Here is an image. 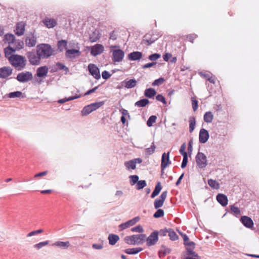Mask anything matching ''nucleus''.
I'll return each instance as SVG.
<instances>
[{
	"label": "nucleus",
	"mask_w": 259,
	"mask_h": 259,
	"mask_svg": "<svg viewBox=\"0 0 259 259\" xmlns=\"http://www.w3.org/2000/svg\"><path fill=\"white\" fill-rule=\"evenodd\" d=\"M10 63L15 68H18V70H21L24 68L27 64V60L25 58L20 55H13L10 57Z\"/></svg>",
	"instance_id": "f257e3e1"
},
{
	"label": "nucleus",
	"mask_w": 259,
	"mask_h": 259,
	"mask_svg": "<svg viewBox=\"0 0 259 259\" xmlns=\"http://www.w3.org/2000/svg\"><path fill=\"white\" fill-rule=\"evenodd\" d=\"M38 55L41 59H48L53 55V49L51 46L48 44H40L36 47Z\"/></svg>",
	"instance_id": "f03ea898"
},
{
	"label": "nucleus",
	"mask_w": 259,
	"mask_h": 259,
	"mask_svg": "<svg viewBox=\"0 0 259 259\" xmlns=\"http://www.w3.org/2000/svg\"><path fill=\"white\" fill-rule=\"evenodd\" d=\"M146 235L144 234L133 235L124 237V240L127 244H141L145 241Z\"/></svg>",
	"instance_id": "7ed1b4c3"
},
{
	"label": "nucleus",
	"mask_w": 259,
	"mask_h": 259,
	"mask_svg": "<svg viewBox=\"0 0 259 259\" xmlns=\"http://www.w3.org/2000/svg\"><path fill=\"white\" fill-rule=\"evenodd\" d=\"M26 56L30 64L32 65H38L40 63L41 58L38 55V53L34 51L28 52Z\"/></svg>",
	"instance_id": "20e7f679"
},
{
	"label": "nucleus",
	"mask_w": 259,
	"mask_h": 259,
	"mask_svg": "<svg viewBox=\"0 0 259 259\" xmlns=\"http://www.w3.org/2000/svg\"><path fill=\"white\" fill-rule=\"evenodd\" d=\"M158 231L155 230L151 232L150 235L146 238L147 246L149 247L155 245L158 240Z\"/></svg>",
	"instance_id": "39448f33"
},
{
	"label": "nucleus",
	"mask_w": 259,
	"mask_h": 259,
	"mask_svg": "<svg viewBox=\"0 0 259 259\" xmlns=\"http://www.w3.org/2000/svg\"><path fill=\"white\" fill-rule=\"evenodd\" d=\"M16 79L20 82H26L33 78V75L31 72L25 71L18 74Z\"/></svg>",
	"instance_id": "423d86ee"
},
{
	"label": "nucleus",
	"mask_w": 259,
	"mask_h": 259,
	"mask_svg": "<svg viewBox=\"0 0 259 259\" xmlns=\"http://www.w3.org/2000/svg\"><path fill=\"white\" fill-rule=\"evenodd\" d=\"M196 162L199 168H204L207 165V159L205 154L199 152L196 156Z\"/></svg>",
	"instance_id": "0eeeda50"
},
{
	"label": "nucleus",
	"mask_w": 259,
	"mask_h": 259,
	"mask_svg": "<svg viewBox=\"0 0 259 259\" xmlns=\"http://www.w3.org/2000/svg\"><path fill=\"white\" fill-rule=\"evenodd\" d=\"M25 42L26 46L30 48L35 46L37 42V37L34 32H30L26 35Z\"/></svg>",
	"instance_id": "6e6552de"
},
{
	"label": "nucleus",
	"mask_w": 259,
	"mask_h": 259,
	"mask_svg": "<svg viewBox=\"0 0 259 259\" xmlns=\"http://www.w3.org/2000/svg\"><path fill=\"white\" fill-rule=\"evenodd\" d=\"M124 56V51L120 49L112 51V60L114 62H121L123 60Z\"/></svg>",
	"instance_id": "1a4fd4ad"
},
{
	"label": "nucleus",
	"mask_w": 259,
	"mask_h": 259,
	"mask_svg": "<svg viewBox=\"0 0 259 259\" xmlns=\"http://www.w3.org/2000/svg\"><path fill=\"white\" fill-rule=\"evenodd\" d=\"M167 194V191H163L159 197V198L156 199L154 200V206L155 209H158L163 206L164 202L166 198Z\"/></svg>",
	"instance_id": "9d476101"
},
{
	"label": "nucleus",
	"mask_w": 259,
	"mask_h": 259,
	"mask_svg": "<svg viewBox=\"0 0 259 259\" xmlns=\"http://www.w3.org/2000/svg\"><path fill=\"white\" fill-rule=\"evenodd\" d=\"M88 69L90 73L96 79H99L101 78L99 69L94 64H90L88 66Z\"/></svg>",
	"instance_id": "9b49d317"
},
{
	"label": "nucleus",
	"mask_w": 259,
	"mask_h": 259,
	"mask_svg": "<svg viewBox=\"0 0 259 259\" xmlns=\"http://www.w3.org/2000/svg\"><path fill=\"white\" fill-rule=\"evenodd\" d=\"M169 152H168L167 153H163L162 155L161 169L162 173L164 169L171 163V161L169 160Z\"/></svg>",
	"instance_id": "f8f14e48"
},
{
	"label": "nucleus",
	"mask_w": 259,
	"mask_h": 259,
	"mask_svg": "<svg viewBox=\"0 0 259 259\" xmlns=\"http://www.w3.org/2000/svg\"><path fill=\"white\" fill-rule=\"evenodd\" d=\"M13 73V69L10 66L0 68V78L6 79Z\"/></svg>",
	"instance_id": "ddd939ff"
},
{
	"label": "nucleus",
	"mask_w": 259,
	"mask_h": 259,
	"mask_svg": "<svg viewBox=\"0 0 259 259\" xmlns=\"http://www.w3.org/2000/svg\"><path fill=\"white\" fill-rule=\"evenodd\" d=\"M104 51V48L101 44H96L91 47V54L95 57L101 54Z\"/></svg>",
	"instance_id": "4468645a"
},
{
	"label": "nucleus",
	"mask_w": 259,
	"mask_h": 259,
	"mask_svg": "<svg viewBox=\"0 0 259 259\" xmlns=\"http://www.w3.org/2000/svg\"><path fill=\"white\" fill-rule=\"evenodd\" d=\"M140 218L139 217H136L134 218L128 220L124 223H122L119 226V228L121 230H124L131 226H132L136 224L139 221Z\"/></svg>",
	"instance_id": "2eb2a0df"
},
{
	"label": "nucleus",
	"mask_w": 259,
	"mask_h": 259,
	"mask_svg": "<svg viewBox=\"0 0 259 259\" xmlns=\"http://www.w3.org/2000/svg\"><path fill=\"white\" fill-rule=\"evenodd\" d=\"M26 24L23 21L19 22L16 24L14 32L17 36H21L24 34Z\"/></svg>",
	"instance_id": "dca6fc26"
},
{
	"label": "nucleus",
	"mask_w": 259,
	"mask_h": 259,
	"mask_svg": "<svg viewBox=\"0 0 259 259\" xmlns=\"http://www.w3.org/2000/svg\"><path fill=\"white\" fill-rule=\"evenodd\" d=\"M81 52L79 50L72 49L66 50L65 56L67 58L74 59L80 56Z\"/></svg>",
	"instance_id": "f3484780"
},
{
	"label": "nucleus",
	"mask_w": 259,
	"mask_h": 259,
	"mask_svg": "<svg viewBox=\"0 0 259 259\" xmlns=\"http://www.w3.org/2000/svg\"><path fill=\"white\" fill-rule=\"evenodd\" d=\"M157 39V38L153 37L151 33H147L144 36L141 44L148 46L154 43Z\"/></svg>",
	"instance_id": "a211bd4d"
},
{
	"label": "nucleus",
	"mask_w": 259,
	"mask_h": 259,
	"mask_svg": "<svg viewBox=\"0 0 259 259\" xmlns=\"http://www.w3.org/2000/svg\"><path fill=\"white\" fill-rule=\"evenodd\" d=\"M240 221L246 228L250 229L253 226V222L252 219L246 215L241 217Z\"/></svg>",
	"instance_id": "6ab92c4d"
},
{
	"label": "nucleus",
	"mask_w": 259,
	"mask_h": 259,
	"mask_svg": "<svg viewBox=\"0 0 259 259\" xmlns=\"http://www.w3.org/2000/svg\"><path fill=\"white\" fill-rule=\"evenodd\" d=\"M209 136L208 132L204 128H201L199 135V142L202 144L205 143L208 141Z\"/></svg>",
	"instance_id": "aec40b11"
},
{
	"label": "nucleus",
	"mask_w": 259,
	"mask_h": 259,
	"mask_svg": "<svg viewBox=\"0 0 259 259\" xmlns=\"http://www.w3.org/2000/svg\"><path fill=\"white\" fill-rule=\"evenodd\" d=\"M42 22L48 28H54L57 25V22L56 19L47 17L45 18Z\"/></svg>",
	"instance_id": "412c9836"
},
{
	"label": "nucleus",
	"mask_w": 259,
	"mask_h": 259,
	"mask_svg": "<svg viewBox=\"0 0 259 259\" xmlns=\"http://www.w3.org/2000/svg\"><path fill=\"white\" fill-rule=\"evenodd\" d=\"M101 33L98 29H93L89 32V40L91 42H94L99 39Z\"/></svg>",
	"instance_id": "4be33fe9"
},
{
	"label": "nucleus",
	"mask_w": 259,
	"mask_h": 259,
	"mask_svg": "<svg viewBox=\"0 0 259 259\" xmlns=\"http://www.w3.org/2000/svg\"><path fill=\"white\" fill-rule=\"evenodd\" d=\"M137 81L135 79H127L122 82V85L124 88L130 89L135 87L137 85Z\"/></svg>",
	"instance_id": "5701e85b"
},
{
	"label": "nucleus",
	"mask_w": 259,
	"mask_h": 259,
	"mask_svg": "<svg viewBox=\"0 0 259 259\" xmlns=\"http://www.w3.org/2000/svg\"><path fill=\"white\" fill-rule=\"evenodd\" d=\"M218 202L223 206H226L228 204V199L226 195L224 194H218L216 196Z\"/></svg>",
	"instance_id": "b1692460"
},
{
	"label": "nucleus",
	"mask_w": 259,
	"mask_h": 259,
	"mask_svg": "<svg viewBox=\"0 0 259 259\" xmlns=\"http://www.w3.org/2000/svg\"><path fill=\"white\" fill-rule=\"evenodd\" d=\"M49 68L47 66L38 67L36 70V75L38 77H44L47 76Z\"/></svg>",
	"instance_id": "393cba45"
},
{
	"label": "nucleus",
	"mask_w": 259,
	"mask_h": 259,
	"mask_svg": "<svg viewBox=\"0 0 259 259\" xmlns=\"http://www.w3.org/2000/svg\"><path fill=\"white\" fill-rule=\"evenodd\" d=\"M142 57V53L140 52L135 51L130 53L128 55V59L131 61L139 60Z\"/></svg>",
	"instance_id": "a878e982"
},
{
	"label": "nucleus",
	"mask_w": 259,
	"mask_h": 259,
	"mask_svg": "<svg viewBox=\"0 0 259 259\" xmlns=\"http://www.w3.org/2000/svg\"><path fill=\"white\" fill-rule=\"evenodd\" d=\"M171 252V249L166 247L165 245H162L160 249L158 251V256L160 258L164 257L166 254H169Z\"/></svg>",
	"instance_id": "bb28decb"
},
{
	"label": "nucleus",
	"mask_w": 259,
	"mask_h": 259,
	"mask_svg": "<svg viewBox=\"0 0 259 259\" xmlns=\"http://www.w3.org/2000/svg\"><path fill=\"white\" fill-rule=\"evenodd\" d=\"M16 52V49L11 47L10 46L6 47L4 49V53L6 58H7L9 61L10 57L12 56L14 54L13 53Z\"/></svg>",
	"instance_id": "cd10ccee"
},
{
	"label": "nucleus",
	"mask_w": 259,
	"mask_h": 259,
	"mask_svg": "<svg viewBox=\"0 0 259 259\" xmlns=\"http://www.w3.org/2000/svg\"><path fill=\"white\" fill-rule=\"evenodd\" d=\"M108 239L109 240V244L114 245L119 240V237L117 235L110 234L109 235Z\"/></svg>",
	"instance_id": "c85d7f7f"
},
{
	"label": "nucleus",
	"mask_w": 259,
	"mask_h": 259,
	"mask_svg": "<svg viewBox=\"0 0 259 259\" xmlns=\"http://www.w3.org/2000/svg\"><path fill=\"white\" fill-rule=\"evenodd\" d=\"M156 94V92L155 90L151 88L146 89L144 92L145 96L150 99L153 98Z\"/></svg>",
	"instance_id": "c756f323"
},
{
	"label": "nucleus",
	"mask_w": 259,
	"mask_h": 259,
	"mask_svg": "<svg viewBox=\"0 0 259 259\" xmlns=\"http://www.w3.org/2000/svg\"><path fill=\"white\" fill-rule=\"evenodd\" d=\"M162 189V186L160 182H158L155 187L154 190L151 195V198H154L157 196Z\"/></svg>",
	"instance_id": "7c9ffc66"
},
{
	"label": "nucleus",
	"mask_w": 259,
	"mask_h": 259,
	"mask_svg": "<svg viewBox=\"0 0 259 259\" xmlns=\"http://www.w3.org/2000/svg\"><path fill=\"white\" fill-rule=\"evenodd\" d=\"M143 250L141 247L127 248L124 250V252L128 254H136Z\"/></svg>",
	"instance_id": "2f4dec72"
},
{
	"label": "nucleus",
	"mask_w": 259,
	"mask_h": 259,
	"mask_svg": "<svg viewBox=\"0 0 259 259\" xmlns=\"http://www.w3.org/2000/svg\"><path fill=\"white\" fill-rule=\"evenodd\" d=\"M67 45V41L66 40H60L58 41L57 47L60 52H63L64 50L66 49Z\"/></svg>",
	"instance_id": "473e14b6"
},
{
	"label": "nucleus",
	"mask_w": 259,
	"mask_h": 259,
	"mask_svg": "<svg viewBox=\"0 0 259 259\" xmlns=\"http://www.w3.org/2000/svg\"><path fill=\"white\" fill-rule=\"evenodd\" d=\"M53 245L59 247L63 249H66L70 246V243L69 241H57L54 243Z\"/></svg>",
	"instance_id": "72a5a7b5"
},
{
	"label": "nucleus",
	"mask_w": 259,
	"mask_h": 259,
	"mask_svg": "<svg viewBox=\"0 0 259 259\" xmlns=\"http://www.w3.org/2000/svg\"><path fill=\"white\" fill-rule=\"evenodd\" d=\"M15 39V36L11 33H7L4 36V40L9 44H13Z\"/></svg>",
	"instance_id": "f704fd0d"
},
{
	"label": "nucleus",
	"mask_w": 259,
	"mask_h": 259,
	"mask_svg": "<svg viewBox=\"0 0 259 259\" xmlns=\"http://www.w3.org/2000/svg\"><path fill=\"white\" fill-rule=\"evenodd\" d=\"M213 119V115L211 112H206L203 116L204 121L207 123H210Z\"/></svg>",
	"instance_id": "c9c22d12"
},
{
	"label": "nucleus",
	"mask_w": 259,
	"mask_h": 259,
	"mask_svg": "<svg viewBox=\"0 0 259 259\" xmlns=\"http://www.w3.org/2000/svg\"><path fill=\"white\" fill-rule=\"evenodd\" d=\"M149 103V101L147 99H141L137 102H136L135 104V106L139 107H145Z\"/></svg>",
	"instance_id": "e433bc0d"
},
{
	"label": "nucleus",
	"mask_w": 259,
	"mask_h": 259,
	"mask_svg": "<svg viewBox=\"0 0 259 259\" xmlns=\"http://www.w3.org/2000/svg\"><path fill=\"white\" fill-rule=\"evenodd\" d=\"M80 95H75L74 96L69 97L68 98H64L63 99L59 100L57 101V102L60 104H63V103H65L66 102L70 101H72L74 99H78V98H80Z\"/></svg>",
	"instance_id": "4c0bfd02"
},
{
	"label": "nucleus",
	"mask_w": 259,
	"mask_h": 259,
	"mask_svg": "<svg viewBox=\"0 0 259 259\" xmlns=\"http://www.w3.org/2000/svg\"><path fill=\"white\" fill-rule=\"evenodd\" d=\"M189 132L190 133L193 132V131L195 129V125H196V120L194 116H192L189 118Z\"/></svg>",
	"instance_id": "58836bf2"
},
{
	"label": "nucleus",
	"mask_w": 259,
	"mask_h": 259,
	"mask_svg": "<svg viewBox=\"0 0 259 259\" xmlns=\"http://www.w3.org/2000/svg\"><path fill=\"white\" fill-rule=\"evenodd\" d=\"M156 146L154 144V142H153L152 143V145H151L150 147L146 148L145 149V153L146 155H150L152 154L155 150Z\"/></svg>",
	"instance_id": "ea45409f"
},
{
	"label": "nucleus",
	"mask_w": 259,
	"mask_h": 259,
	"mask_svg": "<svg viewBox=\"0 0 259 259\" xmlns=\"http://www.w3.org/2000/svg\"><path fill=\"white\" fill-rule=\"evenodd\" d=\"M168 235L171 241H176L179 239V236L172 229H169Z\"/></svg>",
	"instance_id": "a19ab883"
},
{
	"label": "nucleus",
	"mask_w": 259,
	"mask_h": 259,
	"mask_svg": "<svg viewBox=\"0 0 259 259\" xmlns=\"http://www.w3.org/2000/svg\"><path fill=\"white\" fill-rule=\"evenodd\" d=\"M13 44H14V49H16V51L21 50L24 47L23 41L20 39H15Z\"/></svg>",
	"instance_id": "79ce46f5"
},
{
	"label": "nucleus",
	"mask_w": 259,
	"mask_h": 259,
	"mask_svg": "<svg viewBox=\"0 0 259 259\" xmlns=\"http://www.w3.org/2000/svg\"><path fill=\"white\" fill-rule=\"evenodd\" d=\"M93 111L90 105H88L83 107L81 111L82 116H87Z\"/></svg>",
	"instance_id": "37998d69"
},
{
	"label": "nucleus",
	"mask_w": 259,
	"mask_h": 259,
	"mask_svg": "<svg viewBox=\"0 0 259 259\" xmlns=\"http://www.w3.org/2000/svg\"><path fill=\"white\" fill-rule=\"evenodd\" d=\"M208 184L213 189H218L220 188L219 183L215 180L209 179L208 180Z\"/></svg>",
	"instance_id": "c03bdc74"
},
{
	"label": "nucleus",
	"mask_w": 259,
	"mask_h": 259,
	"mask_svg": "<svg viewBox=\"0 0 259 259\" xmlns=\"http://www.w3.org/2000/svg\"><path fill=\"white\" fill-rule=\"evenodd\" d=\"M124 165L127 169H135L136 167V162L133 159L125 162Z\"/></svg>",
	"instance_id": "a18cd8bd"
},
{
	"label": "nucleus",
	"mask_w": 259,
	"mask_h": 259,
	"mask_svg": "<svg viewBox=\"0 0 259 259\" xmlns=\"http://www.w3.org/2000/svg\"><path fill=\"white\" fill-rule=\"evenodd\" d=\"M194 249L191 248V247H187L186 248V250L187 251V255L188 256H190V255H192V256L196 257L197 258H200V257L198 255V253L194 251L193 250Z\"/></svg>",
	"instance_id": "49530a36"
},
{
	"label": "nucleus",
	"mask_w": 259,
	"mask_h": 259,
	"mask_svg": "<svg viewBox=\"0 0 259 259\" xmlns=\"http://www.w3.org/2000/svg\"><path fill=\"white\" fill-rule=\"evenodd\" d=\"M130 183L131 186H133L139 181V176L138 175H131L129 176Z\"/></svg>",
	"instance_id": "de8ad7c7"
},
{
	"label": "nucleus",
	"mask_w": 259,
	"mask_h": 259,
	"mask_svg": "<svg viewBox=\"0 0 259 259\" xmlns=\"http://www.w3.org/2000/svg\"><path fill=\"white\" fill-rule=\"evenodd\" d=\"M230 210L233 214L237 216L238 215H240L241 211L239 208L237 206H235L234 205H232L230 206Z\"/></svg>",
	"instance_id": "09e8293b"
},
{
	"label": "nucleus",
	"mask_w": 259,
	"mask_h": 259,
	"mask_svg": "<svg viewBox=\"0 0 259 259\" xmlns=\"http://www.w3.org/2000/svg\"><path fill=\"white\" fill-rule=\"evenodd\" d=\"M147 185V183L145 180H140L137 183L136 188L137 190H141L145 187Z\"/></svg>",
	"instance_id": "8fccbe9b"
},
{
	"label": "nucleus",
	"mask_w": 259,
	"mask_h": 259,
	"mask_svg": "<svg viewBox=\"0 0 259 259\" xmlns=\"http://www.w3.org/2000/svg\"><path fill=\"white\" fill-rule=\"evenodd\" d=\"M104 104V101L99 102H95L92 103L90 105L91 107H92V109H93V111L97 110L102 106H103Z\"/></svg>",
	"instance_id": "3c124183"
},
{
	"label": "nucleus",
	"mask_w": 259,
	"mask_h": 259,
	"mask_svg": "<svg viewBox=\"0 0 259 259\" xmlns=\"http://www.w3.org/2000/svg\"><path fill=\"white\" fill-rule=\"evenodd\" d=\"M57 66L58 68V70H64L65 71V74H66L69 71V68L61 62L57 63Z\"/></svg>",
	"instance_id": "603ef678"
},
{
	"label": "nucleus",
	"mask_w": 259,
	"mask_h": 259,
	"mask_svg": "<svg viewBox=\"0 0 259 259\" xmlns=\"http://www.w3.org/2000/svg\"><path fill=\"white\" fill-rule=\"evenodd\" d=\"M156 119L157 117L155 115L150 116L147 121V125L148 126H152L153 124L155 122Z\"/></svg>",
	"instance_id": "864d4df0"
},
{
	"label": "nucleus",
	"mask_w": 259,
	"mask_h": 259,
	"mask_svg": "<svg viewBox=\"0 0 259 259\" xmlns=\"http://www.w3.org/2000/svg\"><path fill=\"white\" fill-rule=\"evenodd\" d=\"M22 95V93L21 91H16L11 92L8 94V97L10 98H15L20 97Z\"/></svg>",
	"instance_id": "5fc2aeb1"
},
{
	"label": "nucleus",
	"mask_w": 259,
	"mask_h": 259,
	"mask_svg": "<svg viewBox=\"0 0 259 259\" xmlns=\"http://www.w3.org/2000/svg\"><path fill=\"white\" fill-rule=\"evenodd\" d=\"M164 214V210L162 209L158 208L156 211L154 213L153 217L154 218H159L162 217Z\"/></svg>",
	"instance_id": "6e6d98bb"
},
{
	"label": "nucleus",
	"mask_w": 259,
	"mask_h": 259,
	"mask_svg": "<svg viewBox=\"0 0 259 259\" xmlns=\"http://www.w3.org/2000/svg\"><path fill=\"white\" fill-rule=\"evenodd\" d=\"M161 57L160 54L158 53H154L148 56V59L150 61H156L159 58H160Z\"/></svg>",
	"instance_id": "4d7b16f0"
},
{
	"label": "nucleus",
	"mask_w": 259,
	"mask_h": 259,
	"mask_svg": "<svg viewBox=\"0 0 259 259\" xmlns=\"http://www.w3.org/2000/svg\"><path fill=\"white\" fill-rule=\"evenodd\" d=\"M131 231L133 232H138L140 233H142L144 231L143 227L140 225L132 228Z\"/></svg>",
	"instance_id": "13d9d810"
},
{
	"label": "nucleus",
	"mask_w": 259,
	"mask_h": 259,
	"mask_svg": "<svg viewBox=\"0 0 259 259\" xmlns=\"http://www.w3.org/2000/svg\"><path fill=\"white\" fill-rule=\"evenodd\" d=\"M165 81L164 78L163 77H160L157 79H155L152 83V85L153 86H159L162 84L164 81Z\"/></svg>",
	"instance_id": "bf43d9fd"
},
{
	"label": "nucleus",
	"mask_w": 259,
	"mask_h": 259,
	"mask_svg": "<svg viewBox=\"0 0 259 259\" xmlns=\"http://www.w3.org/2000/svg\"><path fill=\"white\" fill-rule=\"evenodd\" d=\"M186 143H184L181 146V147H180V149L179 150V152L182 155V156H184V155H188V153L187 152H186L185 150H186Z\"/></svg>",
	"instance_id": "052dcab7"
},
{
	"label": "nucleus",
	"mask_w": 259,
	"mask_h": 259,
	"mask_svg": "<svg viewBox=\"0 0 259 259\" xmlns=\"http://www.w3.org/2000/svg\"><path fill=\"white\" fill-rule=\"evenodd\" d=\"M49 244V241H45L44 242H41L38 243H37L34 245V247L37 248V249H39L42 247L47 245Z\"/></svg>",
	"instance_id": "680f3d73"
},
{
	"label": "nucleus",
	"mask_w": 259,
	"mask_h": 259,
	"mask_svg": "<svg viewBox=\"0 0 259 259\" xmlns=\"http://www.w3.org/2000/svg\"><path fill=\"white\" fill-rule=\"evenodd\" d=\"M187 39L192 43L194 42V40L198 37V35L196 34H190L186 36Z\"/></svg>",
	"instance_id": "e2e57ef3"
},
{
	"label": "nucleus",
	"mask_w": 259,
	"mask_h": 259,
	"mask_svg": "<svg viewBox=\"0 0 259 259\" xmlns=\"http://www.w3.org/2000/svg\"><path fill=\"white\" fill-rule=\"evenodd\" d=\"M156 100L162 102L163 104H166L167 103L165 98L161 94H158L156 96Z\"/></svg>",
	"instance_id": "0e129e2a"
},
{
	"label": "nucleus",
	"mask_w": 259,
	"mask_h": 259,
	"mask_svg": "<svg viewBox=\"0 0 259 259\" xmlns=\"http://www.w3.org/2000/svg\"><path fill=\"white\" fill-rule=\"evenodd\" d=\"M43 230L42 229H38L37 230H35L32 232H29L28 234H27V237H31L32 236L38 234L39 233H41L43 232Z\"/></svg>",
	"instance_id": "69168bd1"
},
{
	"label": "nucleus",
	"mask_w": 259,
	"mask_h": 259,
	"mask_svg": "<svg viewBox=\"0 0 259 259\" xmlns=\"http://www.w3.org/2000/svg\"><path fill=\"white\" fill-rule=\"evenodd\" d=\"M169 229H167L166 228H164L163 229H160L158 231L159 235L160 236H166L167 234H168Z\"/></svg>",
	"instance_id": "338daca9"
},
{
	"label": "nucleus",
	"mask_w": 259,
	"mask_h": 259,
	"mask_svg": "<svg viewBox=\"0 0 259 259\" xmlns=\"http://www.w3.org/2000/svg\"><path fill=\"white\" fill-rule=\"evenodd\" d=\"M111 76V74L107 71L105 70L102 72V78L104 79H108Z\"/></svg>",
	"instance_id": "774afa93"
}]
</instances>
